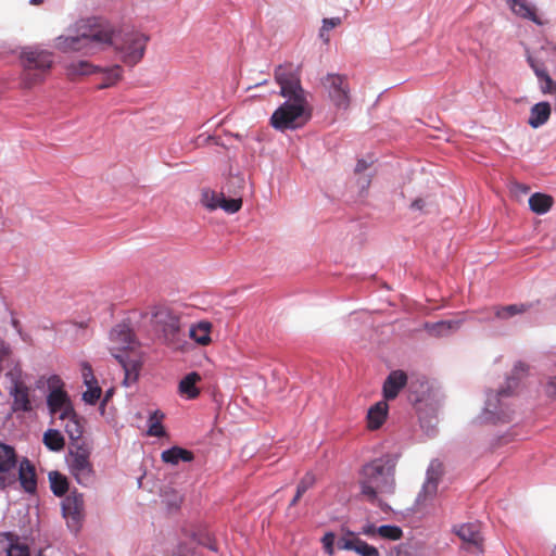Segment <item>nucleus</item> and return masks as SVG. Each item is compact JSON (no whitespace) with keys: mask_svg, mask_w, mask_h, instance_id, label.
<instances>
[{"mask_svg":"<svg viewBox=\"0 0 556 556\" xmlns=\"http://www.w3.org/2000/svg\"><path fill=\"white\" fill-rule=\"evenodd\" d=\"M545 393L549 397L556 400V372H554L547 378V381L545 383Z\"/></svg>","mask_w":556,"mask_h":556,"instance_id":"nucleus-44","label":"nucleus"},{"mask_svg":"<svg viewBox=\"0 0 556 556\" xmlns=\"http://www.w3.org/2000/svg\"><path fill=\"white\" fill-rule=\"evenodd\" d=\"M321 542L324 544L325 552L328 555L332 556L334 554V549H333L334 534L332 532L326 533L323 536Z\"/></svg>","mask_w":556,"mask_h":556,"instance_id":"nucleus-43","label":"nucleus"},{"mask_svg":"<svg viewBox=\"0 0 556 556\" xmlns=\"http://www.w3.org/2000/svg\"><path fill=\"white\" fill-rule=\"evenodd\" d=\"M12 326L17 330L21 331V324L17 319H12Z\"/></svg>","mask_w":556,"mask_h":556,"instance_id":"nucleus-55","label":"nucleus"},{"mask_svg":"<svg viewBox=\"0 0 556 556\" xmlns=\"http://www.w3.org/2000/svg\"><path fill=\"white\" fill-rule=\"evenodd\" d=\"M527 367L518 363L513 370V376L507 379V387L496 392H489L485 406L482 413V419L485 422H508L511 420L514 410L510 408L509 400L515 394L518 387V378L523 374Z\"/></svg>","mask_w":556,"mask_h":556,"instance_id":"nucleus-5","label":"nucleus"},{"mask_svg":"<svg viewBox=\"0 0 556 556\" xmlns=\"http://www.w3.org/2000/svg\"><path fill=\"white\" fill-rule=\"evenodd\" d=\"M410 401H413V402L417 403V402H419V399H412V397H410Z\"/></svg>","mask_w":556,"mask_h":556,"instance_id":"nucleus-58","label":"nucleus"},{"mask_svg":"<svg viewBox=\"0 0 556 556\" xmlns=\"http://www.w3.org/2000/svg\"><path fill=\"white\" fill-rule=\"evenodd\" d=\"M37 556H43V555H42V552H39V554H38Z\"/></svg>","mask_w":556,"mask_h":556,"instance_id":"nucleus-60","label":"nucleus"},{"mask_svg":"<svg viewBox=\"0 0 556 556\" xmlns=\"http://www.w3.org/2000/svg\"><path fill=\"white\" fill-rule=\"evenodd\" d=\"M553 203V197L546 193L535 192L529 198L530 210L539 215L547 213L552 208Z\"/></svg>","mask_w":556,"mask_h":556,"instance_id":"nucleus-26","label":"nucleus"},{"mask_svg":"<svg viewBox=\"0 0 556 556\" xmlns=\"http://www.w3.org/2000/svg\"><path fill=\"white\" fill-rule=\"evenodd\" d=\"M101 393H102V390L98 386V382L94 384L93 383L87 384V390L84 392L83 399L86 403L93 405L100 399Z\"/></svg>","mask_w":556,"mask_h":556,"instance_id":"nucleus-38","label":"nucleus"},{"mask_svg":"<svg viewBox=\"0 0 556 556\" xmlns=\"http://www.w3.org/2000/svg\"><path fill=\"white\" fill-rule=\"evenodd\" d=\"M407 383V375L403 370H393L386 378L382 387L384 401L394 400Z\"/></svg>","mask_w":556,"mask_h":556,"instance_id":"nucleus-15","label":"nucleus"},{"mask_svg":"<svg viewBox=\"0 0 556 556\" xmlns=\"http://www.w3.org/2000/svg\"><path fill=\"white\" fill-rule=\"evenodd\" d=\"M370 166L365 160H358L355 166V173H362Z\"/></svg>","mask_w":556,"mask_h":556,"instance_id":"nucleus-49","label":"nucleus"},{"mask_svg":"<svg viewBox=\"0 0 556 556\" xmlns=\"http://www.w3.org/2000/svg\"><path fill=\"white\" fill-rule=\"evenodd\" d=\"M16 478L22 489L29 494L37 490V475L34 464L26 457L22 458L17 465Z\"/></svg>","mask_w":556,"mask_h":556,"instance_id":"nucleus-14","label":"nucleus"},{"mask_svg":"<svg viewBox=\"0 0 556 556\" xmlns=\"http://www.w3.org/2000/svg\"><path fill=\"white\" fill-rule=\"evenodd\" d=\"M62 514L67 527L73 532H78L86 516L84 495L76 490L71 491L62 501Z\"/></svg>","mask_w":556,"mask_h":556,"instance_id":"nucleus-11","label":"nucleus"},{"mask_svg":"<svg viewBox=\"0 0 556 556\" xmlns=\"http://www.w3.org/2000/svg\"><path fill=\"white\" fill-rule=\"evenodd\" d=\"M212 324L210 321H199L191 325L189 329V337L198 344L206 346L212 342L211 332Z\"/></svg>","mask_w":556,"mask_h":556,"instance_id":"nucleus-23","label":"nucleus"},{"mask_svg":"<svg viewBox=\"0 0 556 556\" xmlns=\"http://www.w3.org/2000/svg\"><path fill=\"white\" fill-rule=\"evenodd\" d=\"M438 482L426 479L421 492L418 495V502L425 503L426 501L432 498L438 492Z\"/></svg>","mask_w":556,"mask_h":556,"instance_id":"nucleus-35","label":"nucleus"},{"mask_svg":"<svg viewBox=\"0 0 556 556\" xmlns=\"http://www.w3.org/2000/svg\"><path fill=\"white\" fill-rule=\"evenodd\" d=\"M21 62L23 66L21 85L23 88L29 89L46 79L52 67L53 59L48 51L28 48L22 51Z\"/></svg>","mask_w":556,"mask_h":556,"instance_id":"nucleus-6","label":"nucleus"},{"mask_svg":"<svg viewBox=\"0 0 556 556\" xmlns=\"http://www.w3.org/2000/svg\"><path fill=\"white\" fill-rule=\"evenodd\" d=\"M394 473L395 462L389 456L379 457L365 464L358 478L361 495L369 503L375 504L380 495L394 493Z\"/></svg>","mask_w":556,"mask_h":556,"instance_id":"nucleus-3","label":"nucleus"},{"mask_svg":"<svg viewBox=\"0 0 556 556\" xmlns=\"http://www.w3.org/2000/svg\"><path fill=\"white\" fill-rule=\"evenodd\" d=\"M275 80L280 86V96L288 100L273 113L270 125L279 131L304 126L311 118V110L298 71L292 64L279 65Z\"/></svg>","mask_w":556,"mask_h":556,"instance_id":"nucleus-2","label":"nucleus"},{"mask_svg":"<svg viewBox=\"0 0 556 556\" xmlns=\"http://www.w3.org/2000/svg\"><path fill=\"white\" fill-rule=\"evenodd\" d=\"M110 340V352L124 369V384L129 386L138 379L142 366L135 334L128 325L119 324L111 330Z\"/></svg>","mask_w":556,"mask_h":556,"instance_id":"nucleus-4","label":"nucleus"},{"mask_svg":"<svg viewBox=\"0 0 556 556\" xmlns=\"http://www.w3.org/2000/svg\"><path fill=\"white\" fill-rule=\"evenodd\" d=\"M164 418V415L160 413L159 410L151 414L149 418V429L148 434L151 437H164L165 435V429L162 425V420Z\"/></svg>","mask_w":556,"mask_h":556,"instance_id":"nucleus-32","label":"nucleus"},{"mask_svg":"<svg viewBox=\"0 0 556 556\" xmlns=\"http://www.w3.org/2000/svg\"><path fill=\"white\" fill-rule=\"evenodd\" d=\"M455 534L463 541L464 548L470 553H483V538L479 522H467L454 527Z\"/></svg>","mask_w":556,"mask_h":556,"instance_id":"nucleus-13","label":"nucleus"},{"mask_svg":"<svg viewBox=\"0 0 556 556\" xmlns=\"http://www.w3.org/2000/svg\"><path fill=\"white\" fill-rule=\"evenodd\" d=\"M528 62L539 80H541L547 74L546 70L540 65L534 58L528 56Z\"/></svg>","mask_w":556,"mask_h":556,"instance_id":"nucleus-45","label":"nucleus"},{"mask_svg":"<svg viewBox=\"0 0 556 556\" xmlns=\"http://www.w3.org/2000/svg\"><path fill=\"white\" fill-rule=\"evenodd\" d=\"M59 419L65 421L64 430L72 441L80 440L83 435V426L75 409L68 417H60Z\"/></svg>","mask_w":556,"mask_h":556,"instance_id":"nucleus-27","label":"nucleus"},{"mask_svg":"<svg viewBox=\"0 0 556 556\" xmlns=\"http://www.w3.org/2000/svg\"><path fill=\"white\" fill-rule=\"evenodd\" d=\"M483 319H484V320H491V319H492V317H491L490 315H488V316H485Z\"/></svg>","mask_w":556,"mask_h":556,"instance_id":"nucleus-57","label":"nucleus"},{"mask_svg":"<svg viewBox=\"0 0 556 556\" xmlns=\"http://www.w3.org/2000/svg\"><path fill=\"white\" fill-rule=\"evenodd\" d=\"M302 496L303 495L296 491L294 497L290 502V506H295Z\"/></svg>","mask_w":556,"mask_h":556,"instance_id":"nucleus-53","label":"nucleus"},{"mask_svg":"<svg viewBox=\"0 0 556 556\" xmlns=\"http://www.w3.org/2000/svg\"><path fill=\"white\" fill-rule=\"evenodd\" d=\"M81 376L84 378L85 384H94L97 383V379L93 375L92 367L88 363H83L81 365Z\"/></svg>","mask_w":556,"mask_h":556,"instance_id":"nucleus-42","label":"nucleus"},{"mask_svg":"<svg viewBox=\"0 0 556 556\" xmlns=\"http://www.w3.org/2000/svg\"><path fill=\"white\" fill-rule=\"evenodd\" d=\"M49 393L47 395V405L52 417H68L73 410V404L70 395L64 390L62 379L53 375L48 379Z\"/></svg>","mask_w":556,"mask_h":556,"instance_id":"nucleus-7","label":"nucleus"},{"mask_svg":"<svg viewBox=\"0 0 556 556\" xmlns=\"http://www.w3.org/2000/svg\"><path fill=\"white\" fill-rule=\"evenodd\" d=\"M541 81V91L543 93H555L556 92V83L552 79L548 73L540 80Z\"/></svg>","mask_w":556,"mask_h":556,"instance_id":"nucleus-41","label":"nucleus"},{"mask_svg":"<svg viewBox=\"0 0 556 556\" xmlns=\"http://www.w3.org/2000/svg\"><path fill=\"white\" fill-rule=\"evenodd\" d=\"M156 324L161 327L163 342L173 350L182 351L186 345L180 329V319L170 312H159L155 314Z\"/></svg>","mask_w":556,"mask_h":556,"instance_id":"nucleus-9","label":"nucleus"},{"mask_svg":"<svg viewBox=\"0 0 556 556\" xmlns=\"http://www.w3.org/2000/svg\"><path fill=\"white\" fill-rule=\"evenodd\" d=\"M532 307L531 303H520V304H510V305H495L491 307L489 311L492 313L494 318L506 320L511 318L518 314H523Z\"/></svg>","mask_w":556,"mask_h":556,"instance_id":"nucleus-19","label":"nucleus"},{"mask_svg":"<svg viewBox=\"0 0 556 556\" xmlns=\"http://www.w3.org/2000/svg\"><path fill=\"white\" fill-rule=\"evenodd\" d=\"M389 405L387 401H379L367 413V426L370 430L379 429L387 419Z\"/></svg>","mask_w":556,"mask_h":556,"instance_id":"nucleus-18","label":"nucleus"},{"mask_svg":"<svg viewBox=\"0 0 556 556\" xmlns=\"http://www.w3.org/2000/svg\"><path fill=\"white\" fill-rule=\"evenodd\" d=\"M68 466L76 481L84 485H90L94 480V471L90 462V451L83 444L75 445L70 451Z\"/></svg>","mask_w":556,"mask_h":556,"instance_id":"nucleus-8","label":"nucleus"},{"mask_svg":"<svg viewBox=\"0 0 556 556\" xmlns=\"http://www.w3.org/2000/svg\"><path fill=\"white\" fill-rule=\"evenodd\" d=\"M377 534L386 540L397 541L403 536V531L397 526L383 525L378 527Z\"/></svg>","mask_w":556,"mask_h":556,"instance_id":"nucleus-34","label":"nucleus"},{"mask_svg":"<svg viewBox=\"0 0 556 556\" xmlns=\"http://www.w3.org/2000/svg\"><path fill=\"white\" fill-rule=\"evenodd\" d=\"M49 480L51 484V491L55 496H64L68 491V482L65 476L58 471H51L49 473Z\"/></svg>","mask_w":556,"mask_h":556,"instance_id":"nucleus-29","label":"nucleus"},{"mask_svg":"<svg viewBox=\"0 0 556 556\" xmlns=\"http://www.w3.org/2000/svg\"><path fill=\"white\" fill-rule=\"evenodd\" d=\"M149 37L139 31L114 33L111 26L94 24L76 36H60L55 47L62 52L84 51L91 53L97 48L113 46L122 62L128 66L138 64L146 52Z\"/></svg>","mask_w":556,"mask_h":556,"instance_id":"nucleus-1","label":"nucleus"},{"mask_svg":"<svg viewBox=\"0 0 556 556\" xmlns=\"http://www.w3.org/2000/svg\"><path fill=\"white\" fill-rule=\"evenodd\" d=\"M552 556H556V549L553 551Z\"/></svg>","mask_w":556,"mask_h":556,"instance_id":"nucleus-59","label":"nucleus"},{"mask_svg":"<svg viewBox=\"0 0 556 556\" xmlns=\"http://www.w3.org/2000/svg\"><path fill=\"white\" fill-rule=\"evenodd\" d=\"M97 72H101L103 74V81L98 86V89H105L114 86L123 76V68L121 65H114L108 68L98 67Z\"/></svg>","mask_w":556,"mask_h":556,"instance_id":"nucleus-28","label":"nucleus"},{"mask_svg":"<svg viewBox=\"0 0 556 556\" xmlns=\"http://www.w3.org/2000/svg\"><path fill=\"white\" fill-rule=\"evenodd\" d=\"M200 380L201 376L195 371L189 372L187 376H185L178 386L180 395L186 396L189 400L198 397L200 390L198 389L197 383Z\"/></svg>","mask_w":556,"mask_h":556,"instance_id":"nucleus-24","label":"nucleus"},{"mask_svg":"<svg viewBox=\"0 0 556 556\" xmlns=\"http://www.w3.org/2000/svg\"><path fill=\"white\" fill-rule=\"evenodd\" d=\"M442 476H443V464L438 459L431 460V463L427 469V480L434 481V482L439 483Z\"/></svg>","mask_w":556,"mask_h":556,"instance_id":"nucleus-36","label":"nucleus"},{"mask_svg":"<svg viewBox=\"0 0 556 556\" xmlns=\"http://www.w3.org/2000/svg\"><path fill=\"white\" fill-rule=\"evenodd\" d=\"M425 206V202L422 199H416L413 203H412V208L413 210H419L421 211Z\"/></svg>","mask_w":556,"mask_h":556,"instance_id":"nucleus-51","label":"nucleus"},{"mask_svg":"<svg viewBox=\"0 0 556 556\" xmlns=\"http://www.w3.org/2000/svg\"><path fill=\"white\" fill-rule=\"evenodd\" d=\"M338 548L345 549V551H354L361 556H379V551L372 546L366 543L365 541L361 540L357 536H351V538H341L338 541Z\"/></svg>","mask_w":556,"mask_h":556,"instance_id":"nucleus-17","label":"nucleus"},{"mask_svg":"<svg viewBox=\"0 0 556 556\" xmlns=\"http://www.w3.org/2000/svg\"><path fill=\"white\" fill-rule=\"evenodd\" d=\"M66 75L70 79L75 80L79 77L89 75L98 71V67L93 66L88 61H73L65 66Z\"/></svg>","mask_w":556,"mask_h":556,"instance_id":"nucleus-25","label":"nucleus"},{"mask_svg":"<svg viewBox=\"0 0 556 556\" xmlns=\"http://www.w3.org/2000/svg\"><path fill=\"white\" fill-rule=\"evenodd\" d=\"M10 393L13 396V410L14 412L31 410V403L29 400V389L23 381H21L18 379L13 380Z\"/></svg>","mask_w":556,"mask_h":556,"instance_id":"nucleus-16","label":"nucleus"},{"mask_svg":"<svg viewBox=\"0 0 556 556\" xmlns=\"http://www.w3.org/2000/svg\"><path fill=\"white\" fill-rule=\"evenodd\" d=\"M223 192L218 193L211 189H203L201 192V203L210 211L219 207Z\"/></svg>","mask_w":556,"mask_h":556,"instance_id":"nucleus-31","label":"nucleus"},{"mask_svg":"<svg viewBox=\"0 0 556 556\" xmlns=\"http://www.w3.org/2000/svg\"><path fill=\"white\" fill-rule=\"evenodd\" d=\"M551 113L552 109L548 102H539L531 108L528 124L532 128H539L548 121Z\"/></svg>","mask_w":556,"mask_h":556,"instance_id":"nucleus-22","label":"nucleus"},{"mask_svg":"<svg viewBox=\"0 0 556 556\" xmlns=\"http://www.w3.org/2000/svg\"><path fill=\"white\" fill-rule=\"evenodd\" d=\"M161 459L165 464L177 465L179 462L190 463L194 459V455L191 451L182 448L180 446H173L161 453Z\"/></svg>","mask_w":556,"mask_h":556,"instance_id":"nucleus-21","label":"nucleus"},{"mask_svg":"<svg viewBox=\"0 0 556 556\" xmlns=\"http://www.w3.org/2000/svg\"><path fill=\"white\" fill-rule=\"evenodd\" d=\"M315 484V476L312 472H306L304 477L301 479L296 486V491L300 494H304L308 489H311Z\"/></svg>","mask_w":556,"mask_h":556,"instance_id":"nucleus-39","label":"nucleus"},{"mask_svg":"<svg viewBox=\"0 0 556 556\" xmlns=\"http://www.w3.org/2000/svg\"><path fill=\"white\" fill-rule=\"evenodd\" d=\"M319 37L324 40V42H326V43L329 42L328 30H324L323 26L319 29Z\"/></svg>","mask_w":556,"mask_h":556,"instance_id":"nucleus-52","label":"nucleus"},{"mask_svg":"<svg viewBox=\"0 0 556 556\" xmlns=\"http://www.w3.org/2000/svg\"><path fill=\"white\" fill-rule=\"evenodd\" d=\"M43 443L50 451L59 452L64 447L65 440L59 430L49 429L43 434Z\"/></svg>","mask_w":556,"mask_h":556,"instance_id":"nucleus-30","label":"nucleus"},{"mask_svg":"<svg viewBox=\"0 0 556 556\" xmlns=\"http://www.w3.org/2000/svg\"><path fill=\"white\" fill-rule=\"evenodd\" d=\"M451 326L447 325L446 323L442 321V323H438L435 325H433V328H450Z\"/></svg>","mask_w":556,"mask_h":556,"instance_id":"nucleus-54","label":"nucleus"},{"mask_svg":"<svg viewBox=\"0 0 556 556\" xmlns=\"http://www.w3.org/2000/svg\"><path fill=\"white\" fill-rule=\"evenodd\" d=\"M321 84L334 108L348 111L351 104V89L348 77L341 74H328L323 78Z\"/></svg>","mask_w":556,"mask_h":556,"instance_id":"nucleus-10","label":"nucleus"},{"mask_svg":"<svg viewBox=\"0 0 556 556\" xmlns=\"http://www.w3.org/2000/svg\"><path fill=\"white\" fill-rule=\"evenodd\" d=\"M18 456L15 448L0 442V490L14 485L17 481Z\"/></svg>","mask_w":556,"mask_h":556,"instance_id":"nucleus-12","label":"nucleus"},{"mask_svg":"<svg viewBox=\"0 0 556 556\" xmlns=\"http://www.w3.org/2000/svg\"><path fill=\"white\" fill-rule=\"evenodd\" d=\"M341 23H342L341 17L324 18L321 26L324 27V30L330 31L334 27L341 25Z\"/></svg>","mask_w":556,"mask_h":556,"instance_id":"nucleus-46","label":"nucleus"},{"mask_svg":"<svg viewBox=\"0 0 556 556\" xmlns=\"http://www.w3.org/2000/svg\"><path fill=\"white\" fill-rule=\"evenodd\" d=\"M377 527H375L374 525H367L363 528L362 530V533L367 535V536H375V535H378L377 534Z\"/></svg>","mask_w":556,"mask_h":556,"instance_id":"nucleus-48","label":"nucleus"},{"mask_svg":"<svg viewBox=\"0 0 556 556\" xmlns=\"http://www.w3.org/2000/svg\"><path fill=\"white\" fill-rule=\"evenodd\" d=\"M509 5L516 15L530 20L538 25H543V21L536 14L535 7L526 0H509Z\"/></svg>","mask_w":556,"mask_h":556,"instance_id":"nucleus-20","label":"nucleus"},{"mask_svg":"<svg viewBox=\"0 0 556 556\" xmlns=\"http://www.w3.org/2000/svg\"><path fill=\"white\" fill-rule=\"evenodd\" d=\"M42 0H30L31 4H40Z\"/></svg>","mask_w":556,"mask_h":556,"instance_id":"nucleus-56","label":"nucleus"},{"mask_svg":"<svg viewBox=\"0 0 556 556\" xmlns=\"http://www.w3.org/2000/svg\"><path fill=\"white\" fill-rule=\"evenodd\" d=\"M513 188H514V190H516V191H520V192H522V193H528V192H529V190H530L528 186H526V185H523V184H519V182H515V184L513 185Z\"/></svg>","mask_w":556,"mask_h":556,"instance_id":"nucleus-50","label":"nucleus"},{"mask_svg":"<svg viewBox=\"0 0 556 556\" xmlns=\"http://www.w3.org/2000/svg\"><path fill=\"white\" fill-rule=\"evenodd\" d=\"M164 501L168 507L178 508L182 503V497L176 491H170L165 494Z\"/></svg>","mask_w":556,"mask_h":556,"instance_id":"nucleus-40","label":"nucleus"},{"mask_svg":"<svg viewBox=\"0 0 556 556\" xmlns=\"http://www.w3.org/2000/svg\"><path fill=\"white\" fill-rule=\"evenodd\" d=\"M9 538L8 556H30L28 546L22 543L18 538H14L13 534H9Z\"/></svg>","mask_w":556,"mask_h":556,"instance_id":"nucleus-33","label":"nucleus"},{"mask_svg":"<svg viewBox=\"0 0 556 556\" xmlns=\"http://www.w3.org/2000/svg\"><path fill=\"white\" fill-rule=\"evenodd\" d=\"M173 556H198L193 548H190L186 545L178 546L177 551L173 554Z\"/></svg>","mask_w":556,"mask_h":556,"instance_id":"nucleus-47","label":"nucleus"},{"mask_svg":"<svg viewBox=\"0 0 556 556\" xmlns=\"http://www.w3.org/2000/svg\"><path fill=\"white\" fill-rule=\"evenodd\" d=\"M242 206L241 198L226 199L225 195H222L219 207L229 214L237 213Z\"/></svg>","mask_w":556,"mask_h":556,"instance_id":"nucleus-37","label":"nucleus"}]
</instances>
